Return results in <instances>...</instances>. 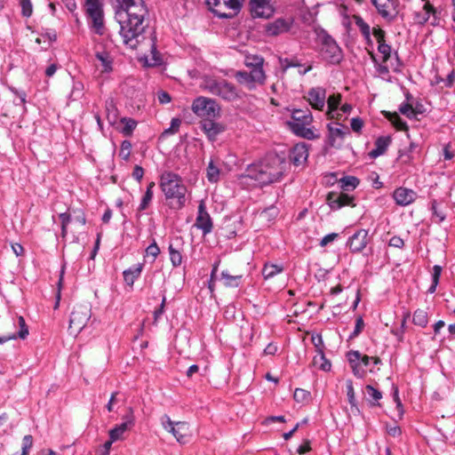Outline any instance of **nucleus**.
Segmentation results:
<instances>
[{
    "label": "nucleus",
    "instance_id": "obj_17",
    "mask_svg": "<svg viewBox=\"0 0 455 455\" xmlns=\"http://www.w3.org/2000/svg\"><path fill=\"white\" fill-rule=\"evenodd\" d=\"M195 226L202 230L204 235L211 233L212 230V221L203 201H201L198 205V213Z\"/></svg>",
    "mask_w": 455,
    "mask_h": 455
},
{
    "label": "nucleus",
    "instance_id": "obj_61",
    "mask_svg": "<svg viewBox=\"0 0 455 455\" xmlns=\"http://www.w3.org/2000/svg\"><path fill=\"white\" fill-rule=\"evenodd\" d=\"M373 36L377 40L378 44H380V42H385V31L379 28H373Z\"/></svg>",
    "mask_w": 455,
    "mask_h": 455
},
{
    "label": "nucleus",
    "instance_id": "obj_28",
    "mask_svg": "<svg viewBox=\"0 0 455 455\" xmlns=\"http://www.w3.org/2000/svg\"><path fill=\"white\" fill-rule=\"evenodd\" d=\"M95 57H96L97 60L100 62L98 67L100 68L101 72L109 73L112 71L113 58L108 52L97 51L95 53Z\"/></svg>",
    "mask_w": 455,
    "mask_h": 455
},
{
    "label": "nucleus",
    "instance_id": "obj_16",
    "mask_svg": "<svg viewBox=\"0 0 455 455\" xmlns=\"http://www.w3.org/2000/svg\"><path fill=\"white\" fill-rule=\"evenodd\" d=\"M415 21L420 25L429 22L433 26L439 23L436 9L428 2L426 1L422 10L415 14Z\"/></svg>",
    "mask_w": 455,
    "mask_h": 455
},
{
    "label": "nucleus",
    "instance_id": "obj_30",
    "mask_svg": "<svg viewBox=\"0 0 455 455\" xmlns=\"http://www.w3.org/2000/svg\"><path fill=\"white\" fill-rule=\"evenodd\" d=\"M391 140L389 137H379L375 141V148L369 153L371 158L382 156L387 151Z\"/></svg>",
    "mask_w": 455,
    "mask_h": 455
},
{
    "label": "nucleus",
    "instance_id": "obj_32",
    "mask_svg": "<svg viewBox=\"0 0 455 455\" xmlns=\"http://www.w3.org/2000/svg\"><path fill=\"white\" fill-rule=\"evenodd\" d=\"M133 425V419H127L125 422L116 426L113 429L109 431V438L111 439V442H116L123 436L124 432L128 429L130 426Z\"/></svg>",
    "mask_w": 455,
    "mask_h": 455
},
{
    "label": "nucleus",
    "instance_id": "obj_21",
    "mask_svg": "<svg viewBox=\"0 0 455 455\" xmlns=\"http://www.w3.org/2000/svg\"><path fill=\"white\" fill-rule=\"evenodd\" d=\"M307 100L312 108L322 110L325 106L326 91L322 87H315L309 90Z\"/></svg>",
    "mask_w": 455,
    "mask_h": 455
},
{
    "label": "nucleus",
    "instance_id": "obj_13",
    "mask_svg": "<svg viewBox=\"0 0 455 455\" xmlns=\"http://www.w3.org/2000/svg\"><path fill=\"white\" fill-rule=\"evenodd\" d=\"M328 145L332 148H340L349 129L339 123L328 124Z\"/></svg>",
    "mask_w": 455,
    "mask_h": 455
},
{
    "label": "nucleus",
    "instance_id": "obj_49",
    "mask_svg": "<svg viewBox=\"0 0 455 455\" xmlns=\"http://www.w3.org/2000/svg\"><path fill=\"white\" fill-rule=\"evenodd\" d=\"M160 253V249L154 240L146 249V256L151 257L154 261Z\"/></svg>",
    "mask_w": 455,
    "mask_h": 455
},
{
    "label": "nucleus",
    "instance_id": "obj_57",
    "mask_svg": "<svg viewBox=\"0 0 455 455\" xmlns=\"http://www.w3.org/2000/svg\"><path fill=\"white\" fill-rule=\"evenodd\" d=\"M355 23L360 28L363 35L366 36L370 35V26L366 24L362 18H356Z\"/></svg>",
    "mask_w": 455,
    "mask_h": 455
},
{
    "label": "nucleus",
    "instance_id": "obj_23",
    "mask_svg": "<svg viewBox=\"0 0 455 455\" xmlns=\"http://www.w3.org/2000/svg\"><path fill=\"white\" fill-rule=\"evenodd\" d=\"M308 157V149L305 143H299L293 147L290 154V159L294 165L299 166L305 164Z\"/></svg>",
    "mask_w": 455,
    "mask_h": 455
},
{
    "label": "nucleus",
    "instance_id": "obj_31",
    "mask_svg": "<svg viewBox=\"0 0 455 455\" xmlns=\"http://www.w3.org/2000/svg\"><path fill=\"white\" fill-rule=\"evenodd\" d=\"M206 178L209 182L216 183L220 178V170L219 164L214 159H211L206 168Z\"/></svg>",
    "mask_w": 455,
    "mask_h": 455
},
{
    "label": "nucleus",
    "instance_id": "obj_36",
    "mask_svg": "<svg viewBox=\"0 0 455 455\" xmlns=\"http://www.w3.org/2000/svg\"><path fill=\"white\" fill-rule=\"evenodd\" d=\"M221 279L228 287H238L242 279L241 275H232L228 271H222Z\"/></svg>",
    "mask_w": 455,
    "mask_h": 455
},
{
    "label": "nucleus",
    "instance_id": "obj_10",
    "mask_svg": "<svg viewBox=\"0 0 455 455\" xmlns=\"http://www.w3.org/2000/svg\"><path fill=\"white\" fill-rule=\"evenodd\" d=\"M243 0H205L210 10L220 18H231L238 12Z\"/></svg>",
    "mask_w": 455,
    "mask_h": 455
},
{
    "label": "nucleus",
    "instance_id": "obj_25",
    "mask_svg": "<svg viewBox=\"0 0 455 455\" xmlns=\"http://www.w3.org/2000/svg\"><path fill=\"white\" fill-rule=\"evenodd\" d=\"M17 324L20 327V331L18 332L0 336V344H4V342H7L12 339H16L17 338H20L21 339L27 338V336L28 335V329L22 316H19L17 318Z\"/></svg>",
    "mask_w": 455,
    "mask_h": 455
},
{
    "label": "nucleus",
    "instance_id": "obj_46",
    "mask_svg": "<svg viewBox=\"0 0 455 455\" xmlns=\"http://www.w3.org/2000/svg\"><path fill=\"white\" fill-rule=\"evenodd\" d=\"M72 222L84 227L86 223L84 212L82 210H74L72 212Z\"/></svg>",
    "mask_w": 455,
    "mask_h": 455
},
{
    "label": "nucleus",
    "instance_id": "obj_5",
    "mask_svg": "<svg viewBox=\"0 0 455 455\" xmlns=\"http://www.w3.org/2000/svg\"><path fill=\"white\" fill-rule=\"evenodd\" d=\"M313 116L309 109H294L291 120L286 122L290 130L301 138L314 140L318 138L312 128Z\"/></svg>",
    "mask_w": 455,
    "mask_h": 455
},
{
    "label": "nucleus",
    "instance_id": "obj_1",
    "mask_svg": "<svg viewBox=\"0 0 455 455\" xmlns=\"http://www.w3.org/2000/svg\"><path fill=\"white\" fill-rule=\"evenodd\" d=\"M116 19L120 25V35L125 45L135 49L144 38L148 9L144 0H117Z\"/></svg>",
    "mask_w": 455,
    "mask_h": 455
},
{
    "label": "nucleus",
    "instance_id": "obj_34",
    "mask_svg": "<svg viewBox=\"0 0 455 455\" xmlns=\"http://www.w3.org/2000/svg\"><path fill=\"white\" fill-rule=\"evenodd\" d=\"M155 186H156V184L154 181H151L148 183L146 192H145L144 196H142L140 204L138 207L139 212H143L149 206V204L153 199V195H154L153 189H154Z\"/></svg>",
    "mask_w": 455,
    "mask_h": 455
},
{
    "label": "nucleus",
    "instance_id": "obj_19",
    "mask_svg": "<svg viewBox=\"0 0 455 455\" xmlns=\"http://www.w3.org/2000/svg\"><path fill=\"white\" fill-rule=\"evenodd\" d=\"M378 12L387 20H393L396 16L395 0H371Z\"/></svg>",
    "mask_w": 455,
    "mask_h": 455
},
{
    "label": "nucleus",
    "instance_id": "obj_41",
    "mask_svg": "<svg viewBox=\"0 0 455 455\" xmlns=\"http://www.w3.org/2000/svg\"><path fill=\"white\" fill-rule=\"evenodd\" d=\"M339 184L343 190L355 189L359 184V180L354 176H347L339 180Z\"/></svg>",
    "mask_w": 455,
    "mask_h": 455
},
{
    "label": "nucleus",
    "instance_id": "obj_33",
    "mask_svg": "<svg viewBox=\"0 0 455 455\" xmlns=\"http://www.w3.org/2000/svg\"><path fill=\"white\" fill-rule=\"evenodd\" d=\"M313 364L322 371H329L331 367V362L326 359L323 349H319L313 358Z\"/></svg>",
    "mask_w": 455,
    "mask_h": 455
},
{
    "label": "nucleus",
    "instance_id": "obj_29",
    "mask_svg": "<svg viewBox=\"0 0 455 455\" xmlns=\"http://www.w3.org/2000/svg\"><path fill=\"white\" fill-rule=\"evenodd\" d=\"M143 269V264L138 263L133 267L124 271V279L126 284L132 286L134 282L140 277Z\"/></svg>",
    "mask_w": 455,
    "mask_h": 455
},
{
    "label": "nucleus",
    "instance_id": "obj_24",
    "mask_svg": "<svg viewBox=\"0 0 455 455\" xmlns=\"http://www.w3.org/2000/svg\"><path fill=\"white\" fill-rule=\"evenodd\" d=\"M214 120L206 119L201 122L202 130L211 140H214L217 135L224 131V127Z\"/></svg>",
    "mask_w": 455,
    "mask_h": 455
},
{
    "label": "nucleus",
    "instance_id": "obj_26",
    "mask_svg": "<svg viewBox=\"0 0 455 455\" xmlns=\"http://www.w3.org/2000/svg\"><path fill=\"white\" fill-rule=\"evenodd\" d=\"M347 358L354 375L360 379L363 378L365 374V371L361 368L360 365L361 353L357 350H351L347 352Z\"/></svg>",
    "mask_w": 455,
    "mask_h": 455
},
{
    "label": "nucleus",
    "instance_id": "obj_2",
    "mask_svg": "<svg viewBox=\"0 0 455 455\" xmlns=\"http://www.w3.org/2000/svg\"><path fill=\"white\" fill-rule=\"evenodd\" d=\"M285 165V162L277 156H273L249 165L241 178L254 180L259 186H267L282 180Z\"/></svg>",
    "mask_w": 455,
    "mask_h": 455
},
{
    "label": "nucleus",
    "instance_id": "obj_56",
    "mask_svg": "<svg viewBox=\"0 0 455 455\" xmlns=\"http://www.w3.org/2000/svg\"><path fill=\"white\" fill-rule=\"evenodd\" d=\"M84 84L81 82H74L70 96L76 99L82 94Z\"/></svg>",
    "mask_w": 455,
    "mask_h": 455
},
{
    "label": "nucleus",
    "instance_id": "obj_47",
    "mask_svg": "<svg viewBox=\"0 0 455 455\" xmlns=\"http://www.w3.org/2000/svg\"><path fill=\"white\" fill-rule=\"evenodd\" d=\"M310 393L302 388H296L294 391V400L298 403H304L308 400Z\"/></svg>",
    "mask_w": 455,
    "mask_h": 455
},
{
    "label": "nucleus",
    "instance_id": "obj_27",
    "mask_svg": "<svg viewBox=\"0 0 455 455\" xmlns=\"http://www.w3.org/2000/svg\"><path fill=\"white\" fill-rule=\"evenodd\" d=\"M341 101V95L339 93H333L326 100L328 110L327 116L329 119H339L340 114L339 113V106Z\"/></svg>",
    "mask_w": 455,
    "mask_h": 455
},
{
    "label": "nucleus",
    "instance_id": "obj_3",
    "mask_svg": "<svg viewBox=\"0 0 455 455\" xmlns=\"http://www.w3.org/2000/svg\"><path fill=\"white\" fill-rule=\"evenodd\" d=\"M159 186L167 201H174L179 207L185 205L188 189L179 174L172 172H163Z\"/></svg>",
    "mask_w": 455,
    "mask_h": 455
},
{
    "label": "nucleus",
    "instance_id": "obj_42",
    "mask_svg": "<svg viewBox=\"0 0 455 455\" xmlns=\"http://www.w3.org/2000/svg\"><path fill=\"white\" fill-rule=\"evenodd\" d=\"M442 274V267L438 265H435L433 267V272H432V284L428 288L429 293H434L436 290V287L439 283V279Z\"/></svg>",
    "mask_w": 455,
    "mask_h": 455
},
{
    "label": "nucleus",
    "instance_id": "obj_54",
    "mask_svg": "<svg viewBox=\"0 0 455 455\" xmlns=\"http://www.w3.org/2000/svg\"><path fill=\"white\" fill-rule=\"evenodd\" d=\"M364 327L363 320L361 316H359L355 321V326L354 331L351 333L350 338L357 337L363 331Z\"/></svg>",
    "mask_w": 455,
    "mask_h": 455
},
{
    "label": "nucleus",
    "instance_id": "obj_59",
    "mask_svg": "<svg viewBox=\"0 0 455 455\" xmlns=\"http://www.w3.org/2000/svg\"><path fill=\"white\" fill-rule=\"evenodd\" d=\"M363 120L359 117L352 118L351 120V128L354 132H360L363 128Z\"/></svg>",
    "mask_w": 455,
    "mask_h": 455
},
{
    "label": "nucleus",
    "instance_id": "obj_22",
    "mask_svg": "<svg viewBox=\"0 0 455 455\" xmlns=\"http://www.w3.org/2000/svg\"><path fill=\"white\" fill-rule=\"evenodd\" d=\"M353 200L354 198L347 194L334 192H330L326 198L327 204L332 210H339L343 206L350 205Z\"/></svg>",
    "mask_w": 455,
    "mask_h": 455
},
{
    "label": "nucleus",
    "instance_id": "obj_53",
    "mask_svg": "<svg viewBox=\"0 0 455 455\" xmlns=\"http://www.w3.org/2000/svg\"><path fill=\"white\" fill-rule=\"evenodd\" d=\"M399 111L409 118L414 117L415 116L412 106L408 103H403L399 108Z\"/></svg>",
    "mask_w": 455,
    "mask_h": 455
},
{
    "label": "nucleus",
    "instance_id": "obj_62",
    "mask_svg": "<svg viewBox=\"0 0 455 455\" xmlns=\"http://www.w3.org/2000/svg\"><path fill=\"white\" fill-rule=\"evenodd\" d=\"M143 175H144V170L141 166L140 165H136L133 169V172H132V177L138 180L139 182H140V180H142L143 178Z\"/></svg>",
    "mask_w": 455,
    "mask_h": 455
},
{
    "label": "nucleus",
    "instance_id": "obj_12",
    "mask_svg": "<svg viewBox=\"0 0 455 455\" xmlns=\"http://www.w3.org/2000/svg\"><path fill=\"white\" fill-rule=\"evenodd\" d=\"M235 78L240 84L251 91L257 84H265L266 75L263 69H251L250 72L239 70L235 72Z\"/></svg>",
    "mask_w": 455,
    "mask_h": 455
},
{
    "label": "nucleus",
    "instance_id": "obj_45",
    "mask_svg": "<svg viewBox=\"0 0 455 455\" xmlns=\"http://www.w3.org/2000/svg\"><path fill=\"white\" fill-rule=\"evenodd\" d=\"M21 14L25 18H29L33 13V4L31 0H20Z\"/></svg>",
    "mask_w": 455,
    "mask_h": 455
},
{
    "label": "nucleus",
    "instance_id": "obj_35",
    "mask_svg": "<svg viewBox=\"0 0 455 455\" xmlns=\"http://www.w3.org/2000/svg\"><path fill=\"white\" fill-rule=\"evenodd\" d=\"M264 59L259 55H246L244 65L251 69H263Z\"/></svg>",
    "mask_w": 455,
    "mask_h": 455
},
{
    "label": "nucleus",
    "instance_id": "obj_44",
    "mask_svg": "<svg viewBox=\"0 0 455 455\" xmlns=\"http://www.w3.org/2000/svg\"><path fill=\"white\" fill-rule=\"evenodd\" d=\"M169 253H170V259L174 267H178L182 262V256L180 251L173 248V246L171 244L169 246Z\"/></svg>",
    "mask_w": 455,
    "mask_h": 455
},
{
    "label": "nucleus",
    "instance_id": "obj_48",
    "mask_svg": "<svg viewBox=\"0 0 455 455\" xmlns=\"http://www.w3.org/2000/svg\"><path fill=\"white\" fill-rule=\"evenodd\" d=\"M346 387H347V395L348 399V403L352 405H355V390L353 387V381L351 379H347L346 381Z\"/></svg>",
    "mask_w": 455,
    "mask_h": 455
},
{
    "label": "nucleus",
    "instance_id": "obj_43",
    "mask_svg": "<svg viewBox=\"0 0 455 455\" xmlns=\"http://www.w3.org/2000/svg\"><path fill=\"white\" fill-rule=\"evenodd\" d=\"M365 391L372 404H376L382 398L381 392L371 385L365 387Z\"/></svg>",
    "mask_w": 455,
    "mask_h": 455
},
{
    "label": "nucleus",
    "instance_id": "obj_9",
    "mask_svg": "<svg viewBox=\"0 0 455 455\" xmlns=\"http://www.w3.org/2000/svg\"><path fill=\"white\" fill-rule=\"evenodd\" d=\"M321 40L320 54L322 58L331 64H339L342 60V51L335 40L323 32L319 35Z\"/></svg>",
    "mask_w": 455,
    "mask_h": 455
},
{
    "label": "nucleus",
    "instance_id": "obj_20",
    "mask_svg": "<svg viewBox=\"0 0 455 455\" xmlns=\"http://www.w3.org/2000/svg\"><path fill=\"white\" fill-rule=\"evenodd\" d=\"M417 197V194L412 189L407 188H398L393 193V198L398 205L407 206L412 204Z\"/></svg>",
    "mask_w": 455,
    "mask_h": 455
},
{
    "label": "nucleus",
    "instance_id": "obj_7",
    "mask_svg": "<svg viewBox=\"0 0 455 455\" xmlns=\"http://www.w3.org/2000/svg\"><path fill=\"white\" fill-rule=\"evenodd\" d=\"M160 420L164 429L171 433L178 443L181 444L188 443L191 432L188 422L172 421L167 414L163 415Z\"/></svg>",
    "mask_w": 455,
    "mask_h": 455
},
{
    "label": "nucleus",
    "instance_id": "obj_14",
    "mask_svg": "<svg viewBox=\"0 0 455 455\" xmlns=\"http://www.w3.org/2000/svg\"><path fill=\"white\" fill-rule=\"evenodd\" d=\"M293 23L291 18H277L265 26V34L267 36H277L287 33Z\"/></svg>",
    "mask_w": 455,
    "mask_h": 455
},
{
    "label": "nucleus",
    "instance_id": "obj_40",
    "mask_svg": "<svg viewBox=\"0 0 455 455\" xmlns=\"http://www.w3.org/2000/svg\"><path fill=\"white\" fill-rule=\"evenodd\" d=\"M386 116L397 130L406 131L408 129L406 123L403 121L397 113H387Z\"/></svg>",
    "mask_w": 455,
    "mask_h": 455
},
{
    "label": "nucleus",
    "instance_id": "obj_58",
    "mask_svg": "<svg viewBox=\"0 0 455 455\" xmlns=\"http://www.w3.org/2000/svg\"><path fill=\"white\" fill-rule=\"evenodd\" d=\"M181 121L179 118H172L171 122V126L168 130L165 131V132L170 133H175L179 131V128L180 126Z\"/></svg>",
    "mask_w": 455,
    "mask_h": 455
},
{
    "label": "nucleus",
    "instance_id": "obj_52",
    "mask_svg": "<svg viewBox=\"0 0 455 455\" xmlns=\"http://www.w3.org/2000/svg\"><path fill=\"white\" fill-rule=\"evenodd\" d=\"M379 53L382 55L383 61H387L391 54V47L385 42H380L378 46Z\"/></svg>",
    "mask_w": 455,
    "mask_h": 455
},
{
    "label": "nucleus",
    "instance_id": "obj_60",
    "mask_svg": "<svg viewBox=\"0 0 455 455\" xmlns=\"http://www.w3.org/2000/svg\"><path fill=\"white\" fill-rule=\"evenodd\" d=\"M389 245L395 248H402L404 245V242L400 236L395 235L390 238Z\"/></svg>",
    "mask_w": 455,
    "mask_h": 455
},
{
    "label": "nucleus",
    "instance_id": "obj_8",
    "mask_svg": "<svg viewBox=\"0 0 455 455\" xmlns=\"http://www.w3.org/2000/svg\"><path fill=\"white\" fill-rule=\"evenodd\" d=\"M84 10L90 25L98 35L104 33V12L100 0H85Z\"/></svg>",
    "mask_w": 455,
    "mask_h": 455
},
{
    "label": "nucleus",
    "instance_id": "obj_38",
    "mask_svg": "<svg viewBox=\"0 0 455 455\" xmlns=\"http://www.w3.org/2000/svg\"><path fill=\"white\" fill-rule=\"evenodd\" d=\"M283 267L275 264H265L262 269V275L265 279L272 278L275 275L283 272Z\"/></svg>",
    "mask_w": 455,
    "mask_h": 455
},
{
    "label": "nucleus",
    "instance_id": "obj_55",
    "mask_svg": "<svg viewBox=\"0 0 455 455\" xmlns=\"http://www.w3.org/2000/svg\"><path fill=\"white\" fill-rule=\"evenodd\" d=\"M339 237V234L338 233H331V234H328L326 235H324L321 241H320V246L322 247H324L326 246L327 244H329L330 243H332L335 239H337Z\"/></svg>",
    "mask_w": 455,
    "mask_h": 455
},
{
    "label": "nucleus",
    "instance_id": "obj_37",
    "mask_svg": "<svg viewBox=\"0 0 455 455\" xmlns=\"http://www.w3.org/2000/svg\"><path fill=\"white\" fill-rule=\"evenodd\" d=\"M412 322L420 327H426L428 323V315L424 309H417L413 314Z\"/></svg>",
    "mask_w": 455,
    "mask_h": 455
},
{
    "label": "nucleus",
    "instance_id": "obj_18",
    "mask_svg": "<svg viewBox=\"0 0 455 455\" xmlns=\"http://www.w3.org/2000/svg\"><path fill=\"white\" fill-rule=\"evenodd\" d=\"M369 242V235L366 229H359L347 241V246L352 252L362 251Z\"/></svg>",
    "mask_w": 455,
    "mask_h": 455
},
{
    "label": "nucleus",
    "instance_id": "obj_15",
    "mask_svg": "<svg viewBox=\"0 0 455 455\" xmlns=\"http://www.w3.org/2000/svg\"><path fill=\"white\" fill-rule=\"evenodd\" d=\"M250 9L253 17L268 19L275 13L270 0H250Z\"/></svg>",
    "mask_w": 455,
    "mask_h": 455
},
{
    "label": "nucleus",
    "instance_id": "obj_39",
    "mask_svg": "<svg viewBox=\"0 0 455 455\" xmlns=\"http://www.w3.org/2000/svg\"><path fill=\"white\" fill-rule=\"evenodd\" d=\"M121 123L124 124L121 132L124 136H131L137 126V122L132 118L123 117Z\"/></svg>",
    "mask_w": 455,
    "mask_h": 455
},
{
    "label": "nucleus",
    "instance_id": "obj_51",
    "mask_svg": "<svg viewBox=\"0 0 455 455\" xmlns=\"http://www.w3.org/2000/svg\"><path fill=\"white\" fill-rule=\"evenodd\" d=\"M33 445V437L30 435H27L22 440V452L20 455H28L29 450Z\"/></svg>",
    "mask_w": 455,
    "mask_h": 455
},
{
    "label": "nucleus",
    "instance_id": "obj_64",
    "mask_svg": "<svg viewBox=\"0 0 455 455\" xmlns=\"http://www.w3.org/2000/svg\"><path fill=\"white\" fill-rule=\"evenodd\" d=\"M158 100L161 104L169 103L172 100L170 94L166 92H160L157 94Z\"/></svg>",
    "mask_w": 455,
    "mask_h": 455
},
{
    "label": "nucleus",
    "instance_id": "obj_63",
    "mask_svg": "<svg viewBox=\"0 0 455 455\" xmlns=\"http://www.w3.org/2000/svg\"><path fill=\"white\" fill-rule=\"evenodd\" d=\"M443 156L445 160H451L454 156L453 149L450 143L443 147Z\"/></svg>",
    "mask_w": 455,
    "mask_h": 455
},
{
    "label": "nucleus",
    "instance_id": "obj_6",
    "mask_svg": "<svg viewBox=\"0 0 455 455\" xmlns=\"http://www.w3.org/2000/svg\"><path fill=\"white\" fill-rule=\"evenodd\" d=\"M192 112L203 120L220 117L221 108L216 100L205 96L196 97L191 105Z\"/></svg>",
    "mask_w": 455,
    "mask_h": 455
},
{
    "label": "nucleus",
    "instance_id": "obj_11",
    "mask_svg": "<svg viewBox=\"0 0 455 455\" xmlns=\"http://www.w3.org/2000/svg\"><path fill=\"white\" fill-rule=\"evenodd\" d=\"M92 316L91 307L89 304L76 305L71 312L69 319V331L77 335L87 324Z\"/></svg>",
    "mask_w": 455,
    "mask_h": 455
},
{
    "label": "nucleus",
    "instance_id": "obj_4",
    "mask_svg": "<svg viewBox=\"0 0 455 455\" xmlns=\"http://www.w3.org/2000/svg\"><path fill=\"white\" fill-rule=\"evenodd\" d=\"M200 88L228 102L235 101L241 98L240 92L235 85L220 77L204 76L202 78Z\"/></svg>",
    "mask_w": 455,
    "mask_h": 455
},
{
    "label": "nucleus",
    "instance_id": "obj_50",
    "mask_svg": "<svg viewBox=\"0 0 455 455\" xmlns=\"http://www.w3.org/2000/svg\"><path fill=\"white\" fill-rule=\"evenodd\" d=\"M132 143L129 140H124L121 144L119 155L124 160H127L131 155Z\"/></svg>",
    "mask_w": 455,
    "mask_h": 455
}]
</instances>
